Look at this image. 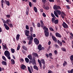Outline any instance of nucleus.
Returning a JSON list of instances; mask_svg holds the SVG:
<instances>
[{
  "label": "nucleus",
  "mask_w": 73,
  "mask_h": 73,
  "mask_svg": "<svg viewBox=\"0 0 73 73\" xmlns=\"http://www.w3.org/2000/svg\"><path fill=\"white\" fill-rule=\"evenodd\" d=\"M43 29L44 31V35H45L46 37H48L49 36V32H48V27H46V26H44Z\"/></svg>",
  "instance_id": "obj_1"
},
{
  "label": "nucleus",
  "mask_w": 73,
  "mask_h": 73,
  "mask_svg": "<svg viewBox=\"0 0 73 73\" xmlns=\"http://www.w3.org/2000/svg\"><path fill=\"white\" fill-rule=\"evenodd\" d=\"M53 9L54 10H58L61 9V7L57 5H54L53 6Z\"/></svg>",
  "instance_id": "obj_2"
},
{
  "label": "nucleus",
  "mask_w": 73,
  "mask_h": 73,
  "mask_svg": "<svg viewBox=\"0 0 73 73\" xmlns=\"http://www.w3.org/2000/svg\"><path fill=\"white\" fill-rule=\"evenodd\" d=\"M34 41L36 45H38L39 44V40L36 38L34 39Z\"/></svg>",
  "instance_id": "obj_3"
},
{
  "label": "nucleus",
  "mask_w": 73,
  "mask_h": 73,
  "mask_svg": "<svg viewBox=\"0 0 73 73\" xmlns=\"http://www.w3.org/2000/svg\"><path fill=\"white\" fill-rule=\"evenodd\" d=\"M62 25L63 27H64V28L65 29H66V28H68V25H67V24H66V23H65L64 22L63 23Z\"/></svg>",
  "instance_id": "obj_4"
},
{
  "label": "nucleus",
  "mask_w": 73,
  "mask_h": 73,
  "mask_svg": "<svg viewBox=\"0 0 73 73\" xmlns=\"http://www.w3.org/2000/svg\"><path fill=\"white\" fill-rule=\"evenodd\" d=\"M2 45L3 46V49H6V50H8V48L7 47V45L5 43H2Z\"/></svg>",
  "instance_id": "obj_5"
},
{
  "label": "nucleus",
  "mask_w": 73,
  "mask_h": 73,
  "mask_svg": "<svg viewBox=\"0 0 73 73\" xmlns=\"http://www.w3.org/2000/svg\"><path fill=\"white\" fill-rule=\"evenodd\" d=\"M4 54L5 56H7L9 55H11L10 54V52L8 50H5L4 52Z\"/></svg>",
  "instance_id": "obj_6"
},
{
  "label": "nucleus",
  "mask_w": 73,
  "mask_h": 73,
  "mask_svg": "<svg viewBox=\"0 0 73 73\" xmlns=\"http://www.w3.org/2000/svg\"><path fill=\"white\" fill-rule=\"evenodd\" d=\"M66 16V14H65V13H64V12H61V16L62 19H64V18H65V16Z\"/></svg>",
  "instance_id": "obj_7"
},
{
  "label": "nucleus",
  "mask_w": 73,
  "mask_h": 73,
  "mask_svg": "<svg viewBox=\"0 0 73 73\" xmlns=\"http://www.w3.org/2000/svg\"><path fill=\"white\" fill-rule=\"evenodd\" d=\"M25 35L26 36H29V31L27 30H26L25 31Z\"/></svg>",
  "instance_id": "obj_8"
},
{
  "label": "nucleus",
  "mask_w": 73,
  "mask_h": 73,
  "mask_svg": "<svg viewBox=\"0 0 73 73\" xmlns=\"http://www.w3.org/2000/svg\"><path fill=\"white\" fill-rule=\"evenodd\" d=\"M55 36L56 37H59V38H61L62 37V36L61 35L58 33H55Z\"/></svg>",
  "instance_id": "obj_9"
},
{
  "label": "nucleus",
  "mask_w": 73,
  "mask_h": 73,
  "mask_svg": "<svg viewBox=\"0 0 73 73\" xmlns=\"http://www.w3.org/2000/svg\"><path fill=\"white\" fill-rule=\"evenodd\" d=\"M51 37L53 41H54L55 42H57V39H56V38L55 36H54L53 35H52L51 36Z\"/></svg>",
  "instance_id": "obj_10"
},
{
  "label": "nucleus",
  "mask_w": 73,
  "mask_h": 73,
  "mask_svg": "<svg viewBox=\"0 0 73 73\" xmlns=\"http://www.w3.org/2000/svg\"><path fill=\"white\" fill-rule=\"evenodd\" d=\"M3 25L6 29L7 30H9V27H8V25H7V24L4 23L3 24Z\"/></svg>",
  "instance_id": "obj_11"
},
{
  "label": "nucleus",
  "mask_w": 73,
  "mask_h": 73,
  "mask_svg": "<svg viewBox=\"0 0 73 73\" xmlns=\"http://www.w3.org/2000/svg\"><path fill=\"white\" fill-rule=\"evenodd\" d=\"M38 61L39 64L40 68L41 69H42V64H41V62H40V60L39 59H38Z\"/></svg>",
  "instance_id": "obj_12"
},
{
  "label": "nucleus",
  "mask_w": 73,
  "mask_h": 73,
  "mask_svg": "<svg viewBox=\"0 0 73 73\" xmlns=\"http://www.w3.org/2000/svg\"><path fill=\"white\" fill-rule=\"evenodd\" d=\"M21 69H23V70H24L25 68H26V66L24 64H23L22 65H21Z\"/></svg>",
  "instance_id": "obj_13"
},
{
  "label": "nucleus",
  "mask_w": 73,
  "mask_h": 73,
  "mask_svg": "<svg viewBox=\"0 0 73 73\" xmlns=\"http://www.w3.org/2000/svg\"><path fill=\"white\" fill-rule=\"evenodd\" d=\"M57 43L58 44H59L60 46H62V42L58 40H57Z\"/></svg>",
  "instance_id": "obj_14"
},
{
  "label": "nucleus",
  "mask_w": 73,
  "mask_h": 73,
  "mask_svg": "<svg viewBox=\"0 0 73 73\" xmlns=\"http://www.w3.org/2000/svg\"><path fill=\"white\" fill-rule=\"evenodd\" d=\"M5 3L8 6H9L10 5V3H9V1L5 0Z\"/></svg>",
  "instance_id": "obj_15"
},
{
  "label": "nucleus",
  "mask_w": 73,
  "mask_h": 73,
  "mask_svg": "<svg viewBox=\"0 0 73 73\" xmlns=\"http://www.w3.org/2000/svg\"><path fill=\"white\" fill-rule=\"evenodd\" d=\"M11 22L12 21L9 19H8L6 20L7 24L8 25L9 24V23H11Z\"/></svg>",
  "instance_id": "obj_16"
},
{
  "label": "nucleus",
  "mask_w": 73,
  "mask_h": 73,
  "mask_svg": "<svg viewBox=\"0 0 73 73\" xmlns=\"http://www.w3.org/2000/svg\"><path fill=\"white\" fill-rule=\"evenodd\" d=\"M41 48H42V46L41 45V44H39L38 46V49L39 50H40L41 49Z\"/></svg>",
  "instance_id": "obj_17"
},
{
  "label": "nucleus",
  "mask_w": 73,
  "mask_h": 73,
  "mask_svg": "<svg viewBox=\"0 0 73 73\" xmlns=\"http://www.w3.org/2000/svg\"><path fill=\"white\" fill-rule=\"evenodd\" d=\"M56 12L59 15H60L61 14V12L60 10H56Z\"/></svg>",
  "instance_id": "obj_18"
},
{
  "label": "nucleus",
  "mask_w": 73,
  "mask_h": 73,
  "mask_svg": "<svg viewBox=\"0 0 73 73\" xmlns=\"http://www.w3.org/2000/svg\"><path fill=\"white\" fill-rule=\"evenodd\" d=\"M22 48L25 50H26L27 51V50H28V48H27L26 46H25L23 45L22 46Z\"/></svg>",
  "instance_id": "obj_19"
},
{
  "label": "nucleus",
  "mask_w": 73,
  "mask_h": 73,
  "mask_svg": "<svg viewBox=\"0 0 73 73\" xmlns=\"http://www.w3.org/2000/svg\"><path fill=\"white\" fill-rule=\"evenodd\" d=\"M4 1L3 0H2L1 1V5L2 8H4Z\"/></svg>",
  "instance_id": "obj_20"
},
{
  "label": "nucleus",
  "mask_w": 73,
  "mask_h": 73,
  "mask_svg": "<svg viewBox=\"0 0 73 73\" xmlns=\"http://www.w3.org/2000/svg\"><path fill=\"white\" fill-rule=\"evenodd\" d=\"M2 64L3 65H5V66H7V62L4 61L2 62Z\"/></svg>",
  "instance_id": "obj_21"
},
{
  "label": "nucleus",
  "mask_w": 73,
  "mask_h": 73,
  "mask_svg": "<svg viewBox=\"0 0 73 73\" xmlns=\"http://www.w3.org/2000/svg\"><path fill=\"white\" fill-rule=\"evenodd\" d=\"M54 15H55V16L56 17H57L59 18L58 15V14H57V12H56V11H54Z\"/></svg>",
  "instance_id": "obj_22"
},
{
  "label": "nucleus",
  "mask_w": 73,
  "mask_h": 73,
  "mask_svg": "<svg viewBox=\"0 0 73 73\" xmlns=\"http://www.w3.org/2000/svg\"><path fill=\"white\" fill-rule=\"evenodd\" d=\"M33 68L34 69H35L36 70H38V68L36 65L34 66Z\"/></svg>",
  "instance_id": "obj_23"
},
{
  "label": "nucleus",
  "mask_w": 73,
  "mask_h": 73,
  "mask_svg": "<svg viewBox=\"0 0 73 73\" xmlns=\"http://www.w3.org/2000/svg\"><path fill=\"white\" fill-rule=\"evenodd\" d=\"M20 35L19 34H18L17 35L16 39L17 41L19 40V38H20Z\"/></svg>",
  "instance_id": "obj_24"
},
{
  "label": "nucleus",
  "mask_w": 73,
  "mask_h": 73,
  "mask_svg": "<svg viewBox=\"0 0 73 73\" xmlns=\"http://www.w3.org/2000/svg\"><path fill=\"white\" fill-rule=\"evenodd\" d=\"M27 57L30 59V60H32V56L31 55H29Z\"/></svg>",
  "instance_id": "obj_25"
},
{
  "label": "nucleus",
  "mask_w": 73,
  "mask_h": 73,
  "mask_svg": "<svg viewBox=\"0 0 73 73\" xmlns=\"http://www.w3.org/2000/svg\"><path fill=\"white\" fill-rule=\"evenodd\" d=\"M54 23L55 24H57L58 23V19H56L54 21Z\"/></svg>",
  "instance_id": "obj_26"
},
{
  "label": "nucleus",
  "mask_w": 73,
  "mask_h": 73,
  "mask_svg": "<svg viewBox=\"0 0 73 73\" xmlns=\"http://www.w3.org/2000/svg\"><path fill=\"white\" fill-rule=\"evenodd\" d=\"M34 8V10L35 12H36L37 13V8L36 7H33Z\"/></svg>",
  "instance_id": "obj_27"
},
{
  "label": "nucleus",
  "mask_w": 73,
  "mask_h": 73,
  "mask_svg": "<svg viewBox=\"0 0 73 73\" xmlns=\"http://www.w3.org/2000/svg\"><path fill=\"white\" fill-rule=\"evenodd\" d=\"M25 61L27 63H28L29 61V60L27 58H25Z\"/></svg>",
  "instance_id": "obj_28"
},
{
  "label": "nucleus",
  "mask_w": 73,
  "mask_h": 73,
  "mask_svg": "<svg viewBox=\"0 0 73 73\" xmlns=\"http://www.w3.org/2000/svg\"><path fill=\"white\" fill-rule=\"evenodd\" d=\"M11 64H15V62L14 60L13 59H11Z\"/></svg>",
  "instance_id": "obj_29"
},
{
  "label": "nucleus",
  "mask_w": 73,
  "mask_h": 73,
  "mask_svg": "<svg viewBox=\"0 0 73 73\" xmlns=\"http://www.w3.org/2000/svg\"><path fill=\"white\" fill-rule=\"evenodd\" d=\"M11 53H15V50L13 48H11Z\"/></svg>",
  "instance_id": "obj_30"
},
{
  "label": "nucleus",
  "mask_w": 73,
  "mask_h": 73,
  "mask_svg": "<svg viewBox=\"0 0 73 73\" xmlns=\"http://www.w3.org/2000/svg\"><path fill=\"white\" fill-rule=\"evenodd\" d=\"M40 62L42 63L43 64H45V60L44 59H42L40 60Z\"/></svg>",
  "instance_id": "obj_31"
},
{
  "label": "nucleus",
  "mask_w": 73,
  "mask_h": 73,
  "mask_svg": "<svg viewBox=\"0 0 73 73\" xmlns=\"http://www.w3.org/2000/svg\"><path fill=\"white\" fill-rule=\"evenodd\" d=\"M32 64L34 65H36V60L35 59H33V61L32 62Z\"/></svg>",
  "instance_id": "obj_32"
},
{
  "label": "nucleus",
  "mask_w": 73,
  "mask_h": 73,
  "mask_svg": "<svg viewBox=\"0 0 73 73\" xmlns=\"http://www.w3.org/2000/svg\"><path fill=\"white\" fill-rule=\"evenodd\" d=\"M70 58L71 61L72 62L73 61V55H71L70 57Z\"/></svg>",
  "instance_id": "obj_33"
},
{
  "label": "nucleus",
  "mask_w": 73,
  "mask_h": 73,
  "mask_svg": "<svg viewBox=\"0 0 73 73\" xmlns=\"http://www.w3.org/2000/svg\"><path fill=\"white\" fill-rule=\"evenodd\" d=\"M1 20L3 21V23H5V24H6L7 23V21L4 19L3 18L1 19Z\"/></svg>",
  "instance_id": "obj_34"
},
{
  "label": "nucleus",
  "mask_w": 73,
  "mask_h": 73,
  "mask_svg": "<svg viewBox=\"0 0 73 73\" xmlns=\"http://www.w3.org/2000/svg\"><path fill=\"white\" fill-rule=\"evenodd\" d=\"M28 69L30 73H32V71H31V68H30V67L28 66Z\"/></svg>",
  "instance_id": "obj_35"
},
{
  "label": "nucleus",
  "mask_w": 73,
  "mask_h": 73,
  "mask_svg": "<svg viewBox=\"0 0 73 73\" xmlns=\"http://www.w3.org/2000/svg\"><path fill=\"white\" fill-rule=\"evenodd\" d=\"M30 31L31 33H32L33 32V27H31Z\"/></svg>",
  "instance_id": "obj_36"
},
{
  "label": "nucleus",
  "mask_w": 73,
  "mask_h": 73,
  "mask_svg": "<svg viewBox=\"0 0 73 73\" xmlns=\"http://www.w3.org/2000/svg\"><path fill=\"white\" fill-rule=\"evenodd\" d=\"M20 44H18V46L17 48V50H20Z\"/></svg>",
  "instance_id": "obj_37"
},
{
  "label": "nucleus",
  "mask_w": 73,
  "mask_h": 73,
  "mask_svg": "<svg viewBox=\"0 0 73 73\" xmlns=\"http://www.w3.org/2000/svg\"><path fill=\"white\" fill-rule=\"evenodd\" d=\"M44 9H46V10H48L49 9V7H48V6H46V7H45V5H44Z\"/></svg>",
  "instance_id": "obj_38"
},
{
  "label": "nucleus",
  "mask_w": 73,
  "mask_h": 73,
  "mask_svg": "<svg viewBox=\"0 0 73 73\" xmlns=\"http://www.w3.org/2000/svg\"><path fill=\"white\" fill-rule=\"evenodd\" d=\"M8 26L9 27H10V28H12L13 27V25L12 24H8Z\"/></svg>",
  "instance_id": "obj_39"
},
{
  "label": "nucleus",
  "mask_w": 73,
  "mask_h": 73,
  "mask_svg": "<svg viewBox=\"0 0 73 73\" xmlns=\"http://www.w3.org/2000/svg\"><path fill=\"white\" fill-rule=\"evenodd\" d=\"M68 73H73V69H71L70 71L68 70Z\"/></svg>",
  "instance_id": "obj_40"
},
{
  "label": "nucleus",
  "mask_w": 73,
  "mask_h": 73,
  "mask_svg": "<svg viewBox=\"0 0 73 73\" xmlns=\"http://www.w3.org/2000/svg\"><path fill=\"white\" fill-rule=\"evenodd\" d=\"M51 16L52 17L54 18H56V16H55V15L53 14V13H51Z\"/></svg>",
  "instance_id": "obj_41"
},
{
  "label": "nucleus",
  "mask_w": 73,
  "mask_h": 73,
  "mask_svg": "<svg viewBox=\"0 0 73 73\" xmlns=\"http://www.w3.org/2000/svg\"><path fill=\"white\" fill-rule=\"evenodd\" d=\"M37 27L38 28H40L41 27V24L39 23H38L37 24Z\"/></svg>",
  "instance_id": "obj_42"
},
{
  "label": "nucleus",
  "mask_w": 73,
  "mask_h": 73,
  "mask_svg": "<svg viewBox=\"0 0 73 73\" xmlns=\"http://www.w3.org/2000/svg\"><path fill=\"white\" fill-rule=\"evenodd\" d=\"M67 62H66V61H64V63H63V66H65V65H67Z\"/></svg>",
  "instance_id": "obj_43"
},
{
  "label": "nucleus",
  "mask_w": 73,
  "mask_h": 73,
  "mask_svg": "<svg viewBox=\"0 0 73 73\" xmlns=\"http://www.w3.org/2000/svg\"><path fill=\"white\" fill-rule=\"evenodd\" d=\"M2 58L3 59L4 61H7V59H6V58H5V57L4 56H2Z\"/></svg>",
  "instance_id": "obj_44"
},
{
  "label": "nucleus",
  "mask_w": 73,
  "mask_h": 73,
  "mask_svg": "<svg viewBox=\"0 0 73 73\" xmlns=\"http://www.w3.org/2000/svg\"><path fill=\"white\" fill-rule=\"evenodd\" d=\"M61 50L63 52H65L66 51V49L64 48V47H62L61 48Z\"/></svg>",
  "instance_id": "obj_45"
},
{
  "label": "nucleus",
  "mask_w": 73,
  "mask_h": 73,
  "mask_svg": "<svg viewBox=\"0 0 73 73\" xmlns=\"http://www.w3.org/2000/svg\"><path fill=\"white\" fill-rule=\"evenodd\" d=\"M32 41L29 40V41L28 45H30V44H32Z\"/></svg>",
  "instance_id": "obj_46"
},
{
  "label": "nucleus",
  "mask_w": 73,
  "mask_h": 73,
  "mask_svg": "<svg viewBox=\"0 0 73 73\" xmlns=\"http://www.w3.org/2000/svg\"><path fill=\"white\" fill-rule=\"evenodd\" d=\"M29 39V40L30 41H33V36H31Z\"/></svg>",
  "instance_id": "obj_47"
},
{
  "label": "nucleus",
  "mask_w": 73,
  "mask_h": 73,
  "mask_svg": "<svg viewBox=\"0 0 73 73\" xmlns=\"http://www.w3.org/2000/svg\"><path fill=\"white\" fill-rule=\"evenodd\" d=\"M34 55L35 56V57H38V54L36 53H33Z\"/></svg>",
  "instance_id": "obj_48"
},
{
  "label": "nucleus",
  "mask_w": 73,
  "mask_h": 73,
  "mask_svg": "<svg viewBox=\"0 0 73 73\" xmlns=\"http://www.w3.org/2000/svg\"><path fill=\"white\" fill-rule=\"evenodd\" d=\"M42 3L45 4L46 3V0H42Z\"/></svg>",
  "instance_id": "obj_49"
},
{
  "label": "nucleus",
  "mask_w": 73,
  "mask_h": 73,
  "mask_svg": "<svg viewBox=\"0 0 73 73\" xmlns=\"http://www.w3.org/2000/svg\"><path fill=\"white\" fill-rule=\"evenodd\" d=\"M6 57H7V58H8L9 60H11V57L10 56V55L7 56Z\"/></svg>",
  "instance_id": "obj_50"
},
{
  "label": "nucleus",
  "mask_w": 73,
  "mask_h": 73,
  "mask_svg": "<svg viewBox=\"0 0 73 73\" xmlns=\"http://www.w3.org/2000/svg\"><path fill=\"white\" fill-rule=\"evenodd\" d=\"M42 16L44 17H46V15L45 14V13H42Z\"/></svg>",
  "instance_id": "obj_51"
},
{
  "label": "nucleus",
  "mask_w": 73,
  "mask_h": 73,
  "mask_svg": "<svg viewBox=\"0 0 73 73\" xmlns=\"http://www.w3.org/2000/svg\"><path fill=\"white\" fill-rule=\"evenodd\" d=\"M55 18H52V20H51V21H52V23H54V21L55 20Z\"/></svg>",
  "instance_id": "obj_52"
},
{
  "label": "nucleus",
  "mask_w": 73,
  "mask_h": 73,
  "mask_svg": "<svg viewBox=\"0 0 73 73\" xmlns=\"http://www.w3.org/2000/svg\"><path fill=\"white\" fill-rule=\"evenodd\" d=\"M54 53L55 55H57L58 53V52H57V51L56 50H55L54 52Z\"/></svg>",
  "instance_id": "obj_53"
},
{
  "label": "nucleus",
  "mask_w": 73,
  "mask_h": 73,
  "mask_svg": "<svg viewBox=\"0 0 73 73\" xmlns=\"http://www.w3.org/2000/svg\"><path fill=\"white\" fill-rule=\"evenodd\" d=\"M54 46L56 48H59V46H58V45L57 44H54Z\"/></svg>",
  "instance_id": "obj_54"
},
{
  "label": "nucleus",
  "mask_w": 73,
  "mask_h": 73,
  "mask_svg": "<svg viewBox=\"0 0 73 73\" xmlns=\"http://www.w3.org/2000/svg\"><path fill=\"white\" fill-rule=\"evenodd\" d=\"M26 29L27 30H29V26L28 25H26Z\"/></svg>",
  "instance_id": "obj_55"
},
{
  "label": "nucleus",
  "mask_w": 73,
  "mask_h": 73,
  "mask_svg": "<svg viewBox=\"0 0 73 73\" xmlns=\"http://www.w3.org/2000/svg\"><path fill=\"white\" fill-rule=\"evenodd\" d=\"M22 52H23V54H25L26 53V52H25V51L23 50H22Z\"/></svg>",
  "instance_id": "obj_56"
},
{
  "label": "nucleus",
  "mask_w": 73,
  "mask_h": 73,
  "mask_svg": "<svg viewBox=\"0 0 73 73\" xmlns=\"http://www.w3.org/2000/svg\"><path fill=\"white\" fill-rule=\"evenodd\" d=\"M49 29L51 31H52V32H53V31H54V30L51 27Z\"/></svg>",
  "instance_id": "obj_57"
},
{
  "label": "nucleus",
  "mask_w": 73,
  "mask_h": 73,
  "mask_svg": "<svg viewBox=\"0 0 73 73\" xmlns=\"http://www.w3.org/2000/svg\"><path fill=\"white\" fill-rule=\"evenodd\" d=\"M48 56H49V57H52V54L51 53H50L48 54Z\"/></svg>",
  "instance_id": "obj_58"
},
{
  "label": "nucleus",
  "mask_w": 73,
  "mask_h": 73,
  "mask_svg": "<svg viewBox=\"0 0 73 73\" xmlns=\"http://www.w3.org/2000/svg\"><path fill=\"white\" fill-rule=\"evenodd\" d=\"M48 72L47 73H53V71L50 70H48Z\"/></svg>",
  "instance_id": "obj_59"
},
{
  "label": "nucleus",
  "mask_w": 73,
  "mask_h": 73,
  "mask_svg": "<svg viewBox=\"0 0 73 73\" xmlns=\"http://www.w3.org/2000/svg\"><path fill=\"white\" fill-rule=\"evenodd\" d=\"M41 27H42V28H43V29H44V23H43V24H41Z\"/></svg>",
  "instance_id": "obj_60"
},
{
  "label": "nucleus",
  "mask_w": 73,
  "mask_h": 73,
  "mask_svg": "<svg viewBox=\"0 0 73 73\" xmlns=\"http://www.w3.org/2000/svg\"><path fill=\"white\" fill-rule=\"evenodd\" d=\"M29 5L30 7H32V3L31 2H29Z\"/></svg>",
  "instance_id": "obj_61"
},
{
  "label": "nucleus",
  "mask_w": 73,
  "mask_h": 73,
  "mask_svg": "<svg viewBox=\"0 0 73 73\" xmlns=\"http://www.w3.org/2000/svg\"><path fill=\"white\" fill-rule=\"evenodd\" d=\"M66 7L67 9H70V7H69V5H66Z\"/></svg>",
  "instance_id": "obj_62"
},
{
  "label": "nucleus",
  "mask_w": 73,
  "mask_h": 73,
  "mask_svg": "<svg viewBox=\"0 0 73 73\" xmlns=\"http://www.w3.org/2000/svg\"><path fill=\"white\" fill-rule=\"evenodd\" d=\"M45 55L46 56V57H47V58H49V54H46Z\"/></svg>",
  "instance_id": "obj_63"
},
{
  "label": "nucleus",
  "mask_w": 73,
  "mask_h": 73,
  "mask_svg": "<svg viewBox=\"0 0 73 73\" xmlns=\"http://www.w3.org/2000/svg\"><path fill=\"white\" fill-rule=\"evenodd\" d=\"M50 2H54V0H49Z\"/></svg>",
  "instance_id": "obj_64"
}]
</instances>
